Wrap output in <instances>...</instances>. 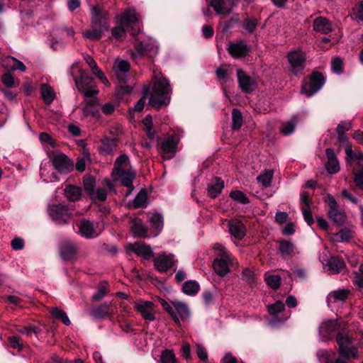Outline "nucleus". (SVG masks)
Segmentation results:
<instances>
[{
  "label": "nucleus",
  "instance_id": "nucleus-1",
  "mask_svg": "<svg viewBox=\"0 0 363 363\" xmlns=\"http://www.w3.org/2000/svg\"><path fill=\"white\" fill-rule=\"evenodd\" d=\"M171 87L169 81L164 77L155 79L149 104L153 108L160 109L170 101Z\"/></svg>",
  "mask_w": 363,
  "mask_h": 363
},
{
  "label": "nucleus",
  "instance_id": "nucleus-2",
  "mask_svg": "<svg viewBox=\"0 0 363 363\" xmlns=\"http://www.w3.org/2000/svg\"><path fill=\"white\" fill-rule=\"evenodd\" d=\"M107 16V12L102 11L96 7H93L91 28L84 31L83 36L93 40H99L103 33L108 29Z\"/></svg>",
  "mask_w": 363,
  "mask_h": 363
},
{
  "label": "nucleus",
  "instance_id": "nucleus-3",
  "mask_svg": "<svg viewBox=\"0 0 363 363\" xmlns=\"http://www.w3.org/2000/svg\"><path fill=\"white\" fill-rule=\"evenodd\" d=\"M136 175L128 155H121L116 158L112 170L113 182H133L136 179Z\"/></svg>",
  "mask_w": 363,
  "mask_h": 363
},
{
  "label": "nucleus",
  "instance_id": "nucleus-4",
  "mask_svg": "<svg viewBox=\"0 0 363 363\" xmlns=\"http://www.w3.org/2000/svg\"><path fill=\"white\" fill-rule=\"evenodd\" d=\"M215 250L216 258L213 263V269L217 274L223 277L230 272V254L222 245H216Z\"/></svg>",
  "mask_w": 363,
  "mask_h": 363
},
{
  "label": "nucleus",
  "instance_id": "nucleus-5",
  "mask_svg": "<svg viewBox=\"0 0 363 363\" xmlns=\"http://www.w3.org/2000/svg\"><path fill=\"white\" fill-rule=\"evenodd\" d=\"M336 342L339 347V354L342 357L346 359L358 357L357 350L352 345V339L347 334L338 333L336 335Z\"/></svg>",
  "mask_w": 363,
  "mask_h": 363
},
{
  "label": "nucleus",
  "instance_id": "nucleus-6",
  "mask_svg": "<svg viewBox=\"0 0 363 363\" xmlns=\"http://www.w3.org/2000/svg\"><path fill=\"white\" fill-rule=\"evenodd\" d=\"M72 77L78 91L85 96L91 97L99 93V91L95 89L96 83L94 78L88 76L84 70H80L79 79Z\"/></svg>",
  "mask_w": 363,
  "mask_h": 363
},
{
  "label": "nucleus",
  "instance_id": "nucleus-7",
  "mask_svg": "<svg viewBox=\"0 0 363 363\" xmlns=\"http://www.w3.org/2000/svg\"><path fill=\"white\" fill-rule=\"evenodd\" d=\"M325 79L322 73L313 72L309 78V82L303 84L301 92L308 97L316 94L324 85Z\"/></svg>",
  "mask_w": 363,
  "mask_h": 363
},
{
  "label": "nucleus",
  "instance_id": "nucleus-8",
  "mask_svg": "<svg viewBox=\"0 0 363 363\" xmlns=\"http://www.w3.org/2000/svg\"><path fill=\"white\" fill-rule=\"evenodd\" d=\"M134 47L135 50L132 53V56L134 58H140L143 57L152 58L158 53L157 46L150 41L135 40Z\"/></svg>",
  "mask_w": 363,
  "mask_h": 363
},
{
  "label": "nucleus",
  "instance_id": "nucleus-9",
  "mask_svg": "<svg viewBox=\"0 0 363 363\" xmlns=\"http://www.w3.org/2000/svg\"><path fill=\"white\" fill-rule=\"evenodd\" d=\"M178 260L172 253L162 252L153 259L155 268L161 273L167 272L177 264Z\"/></svg>",
  "mask_w": 363,
  "mask_h": 363
},
{
  "label": "nucleus",
  "instance_id": "nucleus-10",
  "mask_svg": "<svg viewBox=\"0 0 363 363\" xmlns=\"http://www.w3.org/2000/svg\"><path fill=\"white\" fill-rule=\"evenodd\" d=\"M326 203L328 206V216L330 219L338 225H343L346 221L347 216L345 211L338 208L334 197L328 194Z\"/></svg>",
  "mask_w": 363,
  "mask_h": 363
},
{
  "label": "nucleus",
  "instance_id": "nucleus-11",
  "mask_svg": "<svg viewBox=\"0 0 363 363\" xmlns=\"http://www.w3.org/2000/svg\"><path fill=\"white\" fill-rule=\"evenodd\" d=\"M291 72L296 76L301 74L305 68L306 56L301 50L291 51L287 55Z\"/></svg>",
  "mask_w": 363,
  "mask_h": 363
},
{
  "label": "nucleus",
  "instance_id": "nucleus-12",
  "mask_svg": "<svg viewBox=\"0 0 363 363\" xmlns=\"http://www.w3.org/2000/svg\"><path fill=\"white\" fill-rule=\"evenodd\" d=\"M48 213L53 220L59 224H65L71 218L68 208L62 204H53L49 207Z\"/></svg>",
  "mask_w": 363,
  "mask_h": 363
},
{
  "label": "nucleus",
  "instance_id": "nucleus-13",
  "mask_svg": "<svg viewBox=\"0 0 363 363\" xmlns=\"http://www.w3.org/2000/svg\"><path fill=\"white\" fill-rule=\"evenodd\" d=\"M54 167L61 174L69 172L73 167V162L65 154L57 153L51 159Z\"/></svg>",
  "mask_w": 363,
  "mask_h": 363
},
{
  "label": "nucleus",
  "instance_id": "nucleus-14",
  "mask_svg": "<svg viewBox=\"0 0 363 363\" xmlns=\"http://www.w3.org/2000/svg\"><path fill=\"white\" fill-rule=\"evenodd\" d=\"M134 309L138 312L145 320L149 321L155 320V310L153 302L139 300L135 304Z\"/></svg>",
  "mask_w": 363,
  "mask_h": 363
},
{
  "label": "nucleus",
  "instance_id": "nucleus-15",
  "mask_svg": "<svg viewBox=\"0 0 363 363\" xmlns=\"http://www.w3.org/2000/svg\"><path fill=\"white\" fill-rule=\"evenodd\" d=\"M237 78L240 89L245 93L253 91L257 86L255 80L249 76L243 69H237Z\"/></svg>",
  "mask_w": 363,
  "mask_h": 363
},
{
  "label": "nucleus",
  "instance_id": "nucleus-16",
  "mask_svg": "<svg viewBox=\"0 0 363 363\" xmlns=\"http://www.w3.org/2000/svg\"><path fill=\"white\" fill-rule=\"evenodd\" d=\"M178 140L174 136H169L163 140L161 144V153L166 160H171L177 152Z\"/></svg>",
  "mask_w": 363,
  "mask_h": 363
},
{
  "label": "nucleus",
  "instance_id": "nucleus-17",
  "mask_svg": "<svg viewBox=\"0 0 363 363\" xmlns=\"http://www.w3.org/2000/svg\"><path fill=\"white\" fill-rule=\"evenodd\" d=\"M78 248L75 243L65 240L59 246V252L61 258L65 261H72L77 257Z\"/></svg>",
  "mask_w": 363,
  "mask_h": 363
},
{
  "label": "nucleus",
  "instance_id": "nucleus-18",
  "mask_svg": "<svg viewBox=\"0 0 363 363\" xmlns=\"http://www.w3.org/2000/svg\"><path fill=\"white\" fill-rule=\"evenodd\" d=\"M284 304L281 301H277L274 304L267 306V311L273 316L272 322L280 323L286 320L289 318L288 315H284Z\"/></svg>",
  "mask_w": 363,
  "mask_h": 363
},
{
  "label": "nucleus",
  "instance_id": "nucleus-19",
  "mask_svg": "<svg viewBox=\"0 0 363 363\" xmlns=\"http://www.w3.org/2000/svg\"><path fill=\"white\" fill-rule=\"evenodd\" d=\"M130 68V64L126 60H122L114 62L113 69L119 82H127Z\"/></svg>",
  "mask_w": 363,
  "mask_h": 363
},
{
  "label": "nucleus",
  "instance_id": "nucleus-20",
  "mask_svg": "<svg viewBox=\"0 0 363 363\" xmlns=\"http://www.w3.org/2000/svg\"><path fill=\"white\" fill-rule=\"evenodd\" d=\"M228 53L234 58H242L248 55L250 48L243 41L230 43L228 48Z\"/></svg>",
  "mask_w": 363,
  "mask_h": 363
},
{
  "label": "nucleus",
  "instance_id": "nucleus-21",
  "mask_svg": "<svg viewBox=\"0 0 363 363\" xmlns=\"http://www.w3.org/2000/svg\"><path fill=\"white\" fill-rule=\"evenodd\" d=\"M128 249L137 255L142 257L144 259H150L153 256V251L151 247L142 242L129 245Z\"/></svg>",
  "mask_w": 363,
  "mask_h": 363
},
{
  "label": "nucleus",
  "instance_id": "nucleus-22",
  "mask_svg": "<svg viewBox=\"0 0 363 363\" xmlns=\"http://www.w3.org/2000/svg\"><path fill=\"white\" fill-rule=\"evenodd\" d=\"M229 233L237 240H242L246 235L245 225L240 220H231L228 223Z\"/></svg>",
  "mask_w": 363,
  "mask_h": 363
},
{
  "label": "nucleus",
  "instance_id": "nucleus-23",
  "mask_svg": "<svg viewBox=\"0 0 363 363\" xmlns=\"http://www.w3.org/2000/svg\"><path fill=\"white\" fill-rule=\"evenodd\" d=\"M325 155L327 157L325 167L328 172L330 174H336L339 172L340 167L334 150L332 148H328L325 150Z\"/></svg>",
  "mask_w": 363,
  "mask_h": 363
},
{
  "label": "nucleus",
  "instance_id": "nucleus-24",
  "mask_svg": "<svg viewBox=\"0 0 363 363\" xmlns=\"http://www.w3.org/2000/svg\"><path fill=\"white\" fill-rule=\"evenodd\" d=\"M338 330L337 323L335 320H327L319 327V333L322 340H327Z\"/></svg>",
  "mask_w": 363,
  "mask_h": 363
},
{
  "label": "nucleus",
  "instance_id": "nucleus-25",
  "mask_svg": "<svg viewBox=\"0 0 363 363\" xmlns=\"http://www.w3.org/2000/svg\"><path fill=\"white\" fill-rule=\"evenodd\" d=\"M80 235L87 239H91L99 235L94 228V223L89 220H83L79 224Z\"/></svg>",
  "mask_w": 363,
  "mask_h": 363
},
{
  "label": "nucleus",
  "instance_id": "nucleus-26",
  "mask_svg": "<svg viewBox=\"0 0 363 363\" xmlns=\"http://www.w3.org/2000/svg\"><path fill=\"white\" fill-rule=\"evenodd\" d=\"M313 30L327 34L333 30V26L328 18L323 16L315 18L313 22Z\"/></svg>",
  "mask_w": 363,
  "mask_h": 363
},
{
  "label": "nucleus",
  "instance_id": "nucleus-27",
  "mask_svg": "<svg viewBox=\"0 0 363 363\" xmlns=\"http://www.w3.org/2000/svg\"><path fill=\"white\" fill-rule=\"evenodd\" d=\"M131 231L134 237L141 238L152 237V235L148 234L147 227L139 218L135 219L133 220L131 226Z\"/></svg>",
  "mask_w": 363,
  "mask_h": 363
},
{
  "label": "nucleus",
  "instance_id": "nucleus-28",
  "mask_svg": "<svg viewBox=\"0 0 363 363\" xmlns=\"http://www.w3.org/2000/svg\"><path fill=\"white\" fill-rule=\"evenodd\" d=\"M138 21V16L134 9H128L118 17V22L125 27H130Z\"/></svg>",
  "mask_w": 363,
  "mask_h": 363
},
{
  "label": "nucleus",
  "instance_id": "nucleus-29",
  "mask_svg": "<svg viewBox=\"0 0 363 363\" xmlns=\"http://www.w3.org/2000/svg\"><path fill=\"white\" fill-rule=\"evenodd\" d=\"M84 60L89 66L92 73L96 76L104 84H108V80L105 77L104 72L97 66L95 60L93 57L89 55H86L84 57Z\"/></svg>",
  "mask_w": 363,
  "mask_h": 363
},
{
  "label": "nucleus",
  "instance_id": "nucleus-30",
  "mask_svg": "<svg viewBox=\"0 0 363 363\" xmlns=\"http://www.w3.org/2000/svg\"><path fill=\"white\" fill-rule=\"evenodd\" d=\"M110 305L106 302L89 311V314L95 319H103L108 315Z\"/></svg>",
  "mask_w": 363,
  "mask_h": 363
},
{
  "label": "nucleus",
  "instance_id": "nucleus-31",
  "mask_svg": "<svg viewBox=\"0 0 363 363\" xmlns=\"http://www.w3.org/2000/svg\"><path fill=\"white\" fill-rule=\"evenodd\" d=\"M298 123V118L294 116L288 121L281 123L279 131L284 136H288L294 133L296 124Z\"/></svg>",
  "mask_w": 363,
  "mask_h": 363
},
{
  "label": "nucleus",
  "instance_id": "nucleus-32",
  "mask_svg": "<svg viewBox=\"0 0 363 363\" xmlns=\"http://www.w3.org/2000/svg\"><path fill=\"white\" fill-rule=\"evenodd\" d=\"M150 223L151 228L155 231L152 237H156L163 228V217L159 213H154L150 217Z\"/></svg>",
  "mask_w": 363,
  "mask_h": 363
},
{
  "label": "nucleus",
  "instance_id": "nucleus-33",
  "mask_svg": "<svg viewBox=\"0 0 363 363\" xmlns=\"http://www.w3.org/2000/svg\"><path fill=\"white\" fill-rule=\"evenodd\" d=\"M327 266L332 274H338L345 267V264L342 259L332 257L328 259Z\"/></svg>",
  "mask_w": 363,
  "mask_h": 363
},
{
  "label": "nucleus",
  "instance_id": "nucleus-34",
  "mask_svg": "<svg viewBox=\"0 0 363 363\" xmlns=\"http://www.w3.org/2000/svg\"><path fill=\"white\" fill-rule=\"evenodd\" d=\"M349 291L345 289H339L330 292L327 296V302L328 305L331 303H335L337 301H343L347 299Z\"/></svg>",
  "mask_w": 363,
  "mask_h": 363
},
{
  "label": "nucleus",
  "instance_id": "nucleus-35",
  "mask_svg": "<svg viewBox=\"0 0 363 363\" xmlns=\"http://www.w3.org/2000/svg\"><path fill=\"white\" fill-rule=\"evenodd\" d=\"M116 145V139L104 138L101 140V145L100 147V150L106 155H109L114 152Z\"/></svg>",
  "mask_w": 363,
  "mask_h": 363
},
{
  "label": "nucleus",
  "instance_id": "nucleus-36",
  "mask_svg": "<svg viewBox=\"0 0 363 363\" xmlns=\"http://www.w3.org/2000/svg\"><path fill=\"white\" fill-rule=\"evenodd\" d=\"M209 6L212 7L217 14H228L230 9L227 6L225 0H211Z\"/></svg>",
  "mask_w": 363,
  "mask_h": 363
},
{
  "label": "nucleus",
  "instance_id": "nucleus-37",
  "mask_svg": "<svg viewBox=\"0 0 363 363\" xmlns=\"http://www.w3.org/2000/svg\"><path fill=\"white\" fill-rule=\"evenodd\" d=\"M174 306V311L179 317V320H184L189 316V311L186 304L179 301H172Z\"/></svg>",
  "mask_w": 363,
  "mask_h": 363
},
{
  "label": "nucleus",
  "instance_id": "nucleus-38",
  "mask_svg": "<svg viewBox=\"0 0 363 363\" xmlns=\"http://www.w3.org/2000/svg\"><path fill=\"white\" fill-rule=\"evenodd\" d=\"M279 250L282 257H289L294 253L295 246L291 241L283 240L279 242Z\"/></svg>",
  "mask_w": 363,
  "mask_h": 363
},
{
  "label": "nucleus",
  "instance_id": "nucleus-39",
  "mask_svg": "<svg viewBox=\"0 0 363 363\" xmlns=\"http://www.w3.org/2000/svg\"><path fill=\"white\" fill-rule=\"evenodd\" d=\"M200 289L199 283L194 280L185 281L182 286V291L188 296L196 295Z\"/></svg>",
  "mask_w": 363,
  "mask_h": 363
},
{
  "label": "nucleus",
  "instance_id": "nucleus-40",
  "mask_svg": "<svg viewBox=\"0 0 363 363\" xmlns=\"http://www.w3.org/2000/svg\"><path fill=\"white\" fill-rule=\"evenodd\" d=\"M65 194L69 200L74 201L80 199L82 189L74 185H69L65 190Z\"/></svg>",
  "mask_w": 363,
  "mask_h": 363
},
{
  "label": "nucleus",
  "instance_id": "nucleus-41",
  "mask_svg": "<svg viewBox=\"0 0 363 363\" xmlns=\"http://www.w3.org/2000/svg\"><path fill=\"white\" fill-rule=\"evenodd\" d=\"M109 291L108 284L106 281L100 283L96 291L92 295L93 301H101Z\"/></svg>",
  "mask_w": 363,
  "mask_h": 363
},
{
  "label": "nucleus",
  "instance_id": "nucleus-42",
  "mask_svg": "<svg viewBox=\"0 0 363 363\" xmlns=\"http://www.w3.org/2000/svg\"><path fill=\"white\" fill-rule=\"evenodd\" d=\"M243 123L242 114L237 108H233L232 111V128L234 130H239Z\"/></svg>",
  "mask_w": 363,
  "mask_h": 363
},
{
  "label": "nucleus",
  "instance_id": "nucleus-43",
  "mask_svg": "<svg viewBox=\"0 0 363 363\" xmlns=\"http://www.w3.org/2000/svg\"><path fill=\"white\" fill-rule=\"evenodd\" d=\"M41 96L45 103H52L55 99L53 89L47 84H43L41 86Z\"/></svg>",
  "mask_w": 363,
  "mask_h": 363
},
{
  "label": "nucleus",
  "instance_id": "nucleus-44",
  "mask_svg": "<svg viewBox=\"0 0 363 363\" xmlns=\"http://www.w3.org/2000/svg\"><path fill=\"white\" fill-rule=\"evenodd\" d=\"M147 194L145 189H141L133 200L135 208H143L146 206Z\"/></svg>",
  "mask_w": 363,
  "mask_h": 363
},
{
  "label": "nucleus",
  "instance_id": "nucleus-45",
  "mask_svg": "<svg viewBox=\"0 0 363 363\" xmlns=\"http://www.w3.org/2000/svg\"><path fill=\"white\" fill-rule=\"evenodd\" d=\"M160 363H179L174 352L171 350H164L160 355Z\"/></svg>",
  "mask_w": 363,
  "mask_h": 363
},
{
  "label": "nucleus",
  "instance_id": "nucleus-46",
  "mask_svg": "<svg viewBox=\"0 0 363 363\" xmlns=\"http://www.w3.org/2000/svg\"><path fill=\"white\" fill-rule=\"evenodd\" d=\"M160 303H161L163 309L165 311H167L172 317V318L174 320V322L177 325H179L180 324V320H179V317L177 315L176 312L174 311V305L172 303V305L169 304V303H167L164 299H161Z\"/></svg>",
  "mask_w": 363,
  "mask_h": 363
},
{
  "label": "nucleus",
  "instance_id": "nucleus-47",
  "mask_svg": "<svg viewBox=\"0 0 363 363\" xmlns=\"http://www.w3.org/2000/svg\"><path fill=\"white\" fill-rule=\"evenodd\" d=\"M160 303H161L163 309L165 311H167L172 317V318L174 320V322L177 325H179L180 324V320H179V317L177 315L176 312L174 311V305L172 303V305L169 304V303H167L164 299H161Z\"/></svg>",
  "mask_w": 363,
  "mask_h": 363
},
{
  "label": "nucleus",
  "instance_id": "nucleus-48",
  "mask_svg": "<svg viewBox=\"0 0 363 363\" xmlns=\"http://www.w3.org/2000/svg\"><path fill=\"white\" fill-rule=\"evenodd\" d=\"M160 303H161L163 309L165 311H167L172 317V318L174 320V322L177 325H179L180 324V320H179V317L177 315L176 312L174 311V305L172 303V305L169 304V303H167L164 299H161Z\"/></svg>",
  "mask_w": 363,
  "mask_h": 363
},
{
  "label": "nucleus",
  "instance_id": "nucleus-49",
  "mask_svg": "<svg viewBox=\"0 0 363 363\" xmlns=\"http://www.w3.org/2000/svg\"><path fill=\"white\" fill-rule=\"evenodd\" d=\"M264 280L267 284L274 290L278 289L281 285V277L279 275L265 276Z\"/></svg>",
  "mask_w": 363,
  "mask_h": 363
},
{
  "label": "nucleus",
  "instance_id": "nucleus-50",
  "mask_svg": "<svg viewBox=\"0 0 363 363\" xmlns=\"http://www.w3.org/2000/svg\"><path fill=\"white\" fill-rule=\"evenodd\" d=\"M223 183H213L208 186V194L211 198H216L223 189Z\"/></svg>",
  "mask_w": 363,
  "mask_h": 363
},
{
  "label": "nucleus",
  "instance_id": "nucleus-51",
  "mask_svg": "<svg viewBox=\"0 0 363 363\" xmlns=\"http://www.w3.org/2000/svg\"><path fill=\"white\" fill-rule=\"evenodd\" d=\"M51 314L56 318L60 319L62 322L66 325H69L71 321L67 315L66 313L58 308L55 307L51 310Z\"/></svg>",
  "mask_w": 363,
  "mask_h": 363
},
{
  "label": "nucleus",
  "instance_id": "nucleus-52",
  "mask_svg": "<svg viewBox=\"0 0 363 363\" xmlns=\"http://www.w3.org/2000/svg\"><path fill=\"white\" fill-rule=\"evenodd\" d=\"M82 114L84 117L91 116L96 118L101 116L100 111L88 104L82 108Z\"/></svg>",
  "mask_w": 363,
  "mask_h": 363
},
{
  "label": "nucleus",
  "instance_id": "nucleus-53",
  "mask_svg": "<svg viewBox=\"0 0 363 363\" xmlns=\"http://www.w3.org/2000/svg\"><path fill=\"white\" fill-rule=\"evenodd\" d=\"M230 196L234 201L242 204H247L250 202L246 195L240 191H233L230 192Z\"/></svg>",
  "mask_w": 363,
  "mask_h": 363
},
{
  "label": "nucleus",
  "instance_id": "nucleus-54",
  "mask_svg": "<svg viewBox=\"0 0 363 363\" xmlns=\"http://www.w3.org/2000/svg\"><path fill=\"white\" fill-rule=\"evenodd\" d=\"M345 154L347 159L355 160L357 161L363 160V152H354L352 149L351 145H348L345 148Z\"/></svg>",
  "mask_w": 363,
  "mask_h": 363
},
{
  "label": "nucleus",
  "instance_id": "nucleus-55",
  "mask_svg": "<svg viewBox=\"0 0 363 363\" xmlns=\"http://www.w3.org/2000/svg\"><path fill=\"white\" fill-rule=\"evenodd\" d=\"M343 62L342 60L337 57L332 60L331 68L334 73L340 74L343 72Z\"/></svg>",
  "mask_w": 363,
  "mask_h": 363
},
{
  "label": "nucleus",
  "instance_id": "nucleus-56",
  "mask_svg": "<svg viewBox=\"0 0 363 363\" xmlns=\"http://www.w3.org/2000/svg\"><path fill=\"white\" fill-rule=\"evenodd\" d=\"M215 74L218 80H222L224 82H227L228 81V77L230 74V72L228 69L220 67L216 69Z\"/></svg>",
  "mask_w": 363,
  "mask_h": 363
},
{
  "label": "nucleus",
  "instance_id": "nucleus-57",
  "mask_svg": "<svg viewBox=\"0 0 363 363\" xmlns=\"http://www.w3.org/2000/svg\"><path fill=\"white\" fill-rule=\"evenodd\" d=\"M125 27V26H123L121 24H120L119 26L113 28L111 29L112 35L117 40H123L125 38L126 35Z\"/></svg>",
  "mask_w": 363,
  "mask_h": 363
},
{
  "label": "nucleus",
  "instance_id": "nucleus-58",
  "mask_svg": "<svg viewBox=\"0 0 363 363\" xmlns=\"http://www.w3.org/2000/svg\"><path fill=\"white\" fill-rule=\"evenodd\" d=\"M242 279L251 286L255 284V276L252 271L245 269L242 271Z\"/></svg>",
  "mask_w": 363,
  "mask_h": 363
},
{
  "label": "nucleus",
  "instance_id": "nucleus-59",
  "mask_svg": "<svg viewBox=\"0 0 363 363\" xmlns=\"http://www.w3.org/2000/svg\"><path fill=\"white\" fill-rule=\"evenodd\" d=\"M353 16L357 21H363V1H360L355 5Z\"/></svg>",
  "mask_w": 363,
  "mask_h": 363
},
{
  "label": "nucleus",
  "instance_id": "nucleus-60",
  "mask_svg": "<svg viewBox=\"0 0 363 363\" xmlns=\"http://www.w3.org/2000/svg\"><path fill=\"white\" fill-rule=\"evenodd\" d=\"M274 171L266 169L257 177V182H271L273 178Z\"/></svg>",
  "mask_w": 363,
  "mask_h": 363
},
{
  "label": "nucleus",
  "instance_id": "nucleus-61",
  "mask_svg": "<svg viewBox=\"0 0 363 363\" xmlns=\"http://www.w3.org/2000/svg\"><path fill=\"white\" fill-rule=\"evenodd\" d=\"M335 237L338 242L347 241L351 238L350 231L347 229H342L335 235Z\"/></svg>",
  "mask_w": 363,
  "mask_h": 363
},
{
  "label": "nucleus",
  "instance_id": "nucleus-62",
  "mask_svg": "<svg viewBox=\"0 0 363 363\" xmlns=\"http://www.w3.org/2000/svg\"><path fill=\"white\" fill-rule=\"evenodd\" d=\"M302 213L304 220L308 225H311L313 223V218L311 211V206H301Z\"/></svg>",
  "mask_w": 363,
  "mask_h": 363
},
{
  "label": "nucleus",
  "instance_id": "nucleus-63",
  "mask_svg": "<svg viewBox=\"0 0 363 363\" xmlns=\"http://www.w3.org/2000/svg\"><path fill=\"white\" fill-rule=\"evenodd\" d=\"M257 25V22L252 18H246L243 22V28L248 33H252Z\"/></svg>",
  "mask_w": 363,
  "mask_h": 363
},
{
  "label": "nucleus",
  "instance_id": "nucleus-64",
  "mask_svg": "<svg viewBox=\"0 0 363 363\" xmlns=\"http://www.w3.org/2000/svg\"><path fill=\"white\" fill-rule=\"evenodd\" d=\"M359 273L356 274L354 278V283L359 288H363V264L359 266Z\"/></svg>",
  "mask_w": 363,
  "mask_h": 363
}]
</instances>
